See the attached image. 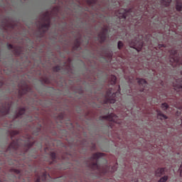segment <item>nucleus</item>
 Masks as SVG:
<instances>
[{
  "label": "nucleus",
  "instance_id": "nucleus-15",
  "mask_svg": "<svg viewBox=\"0 0 182 182\" xmlns=\"http://www.w3.org/2000/svg\"><path fill=\"white\" fill-rule=\"evenodd\" d=\"M124 13L122 14V18L124 19V21H126L127 19V16L130 12H132V9H129L128 11L123 10Z\"/></svg>",
  "mask_w": 182,
  "mask_h": 182
},
{
  "label": "nucleus",
  "instance_id": "nucleus-16",
  "mask_svg": "<svg viewBox=\"0 0 182 182\" xmlns=\"http://www.w3.org/2000/svg\"><path fill=\"white\" fill-rule=\"evenodd\" d=\"M80 48V38H76L74 41V49Z\"/></svg>",
  "mask_w": 182,
  "mask_h": 182
},
{
  "label": "nucleus",
  "instance_id": "nucleus-32",
  "mask_svg": "<svg viewBox=\"0 0 182 182\" xmlns=\"http://www.w3.org/2000/svg\"><path fill=\"white\" fill-rule=\"evenodd\" d=\"M13 134H14V136H18V134H19V132L14 131V132H13Z\"/></svg>",
  "mask_w": 182,
  "mask_h": 182
},
{
  "label": "nucleus",
  "instance_id": "nucleus-14",
  "mask_svg": "<svg viewBox=\"0 0 182 182\" xmlns=\"http://www.w3.org/2000/svg\"><path fill=\"white\" fill-rule=\"evenodd\" d=\"M166 170H167L166 168H159L156 171L155 174L157 177H160V176H163L166 173Z\"/></svg>",
  "mask_w": 182,
  "mask_h": 182
},
{
  "label": "nucleus",
  "instance_id": "nucleus-26",
  "mask_svg": "<svg viewBox=\"0 0 182 182\" xmlns=\"http://www.w3.org/2000/svg\"><path fill=\"white\" fill-rule=\"evenodd\" d=\"M167 180H168V176H165L162 178H161L159 181V182H166Z\"/></svg>",
  "mask_w": 182,
  "mask_h": 182
},
{
  "label": "nucleus",
  "instance_id": "nucleus-12",
  "mask_svg": "<svg viewBox=\"0 0 182 182\" xmlns=\"http://www.w3.org/2000/svg\"><path fill=\"white\" fill-rule=\"evenodd\" d=\"M28 93V86L24 85L23 87H19L18 95L19 96H23Z\"/></svg>",
  "mask_w": 182,
  "mask_h": 182
},
{
  "label": "nucleus",
  "instance_id": "nucleus-13",
  "mask_svg": "<svg viewBox=\"0 0 182 182\" xmlns=\"http://www.w3.org/2000/svg\"><path fill=\"white\" fill-rule=\"evenodd\" d=\"M113 95H114V93L110 90L107 92V94L105 95V99H106L105 103H110L112 100V96H113Z\"/></svg>",
  "mask_w": 182,
  "mask_h": 182
},
{
  "label": "nucleus",
  "instance_id": "nucleus-35",
  "mask_svg": "<svg viewBox=\"0 0 182 182\" xmlns=\"http://www.w3.org/2000/svg\"><path fill=\"white\" fill-rule=\"evenodd\" d=\"M134 182H137V181H136V180H135V181H134Z\"/></svg>",
  "mask_w": 182,
  "mask_h": 182
},
{
  "label": "nucleus",
  "instance_id": "nucleus-28",
  "mask_svg": "<svg viewBox=\"0 0 182 182\" xmlns=\"http://www.w3.org/2000/svg\"><path fill=\"white\" fill-rule=\"evenodd\" d=\"M14 173L16 174H18V176H21V170L19 169H14Z\"/></svg>",
  "mask_w": 182,
  "mask_h": 182
},
{
  "label": "nucleus",
  "instance_id": "nucleus-2",
  "mask_svg": "<svg viewBox=\"0 0 182 182\" xmlns=\"http://www.w3.org/2000/svg\"><path fill=\"white\" fill-rule=\"evenodd\" d=\"M41 22L38 25L39 31H43V33H46L49 31V27L50 26V13L46 11L43 14V17L41 18Z\"/></svg>",
  "mask_w": 182,
  "mask_h": 182
},
{
  "label": "nucleus",
  "instance_id": "nucleus-4",
  "mask_svg": "<svg viewBox=\"0 0 182 182\" xmlns=\"http://www.w3.org/2000/svg\"><path fill=\"white\" fill-rule=\"evenodd\" d=\"M170 55V63L171 66H175V65H178L181 62V58L180 55L177 54V50H171L169 51Z\"/></svg>",
  "mask_w": 182,
  "mask_h": 182
},
{
  "label": "nucleus",
  "instance_id": "nucleus-7",
  "mask_svg": "<svg viewBox=\"0 0 182 182\" xmlns=\"http://www.w3.org/2000/svg\"><path fill=\"white\" fill-rule=\"evenodd\" d=\"M107 32H109V30L107 28H102V31L98 34V38L100 39V43H103L105 41H106V38L107 36Z\"/></svg>",
  "mask_w": 182,
  "mask_h": 182
},
{
  "label": "nucleus",
  "instance_id": "nucleus-17",
  "mask_svg": "<svg viewBox=\"0 0 182 182\" xmlns=\"http://www.w3.org/2000/svg\"><path fill=\"white\" fill-rule=\"evenodd\" d=\"M156 112H157V115L159 119H161V120H163V119H167V116L163 114L161 111L157 110Z\"/></svg>",
  "mask_w": 182,
  "mask_h": 182
},
{
  "label": "nucleus",
  "instance_id": "nucleus-25",
  "mask_svg": "<svg viewBox=\"0 0 182 182\" xmlns=\"http://www.w3.org/2000/svg\"><path fill=\"white\" fill-rule=\"evenodd\" d=\"M161 108L163 109V110H167V109H168V105L164 102L161 105Z\"/></svg>",
  "mask_w": 182,
  "mask_h": 182
},
{
  "label": "nucleus",
  "instance_id": "nucleus-10",
  "mask_svg": "<svg viewBox=\"0 0 182 182\" xmlns=\"http://www.w3.org/2000/svg\"><path fill=\"white\" fill-rule=\"evenodd\" d=\"M9 110H11V105L9 104L7 105H2L0 108V112L2 116H6V114H9Z\"/></svg>",
  "mask_w": 182,
  "mask_h": 182
},
{
  "label": "nucleus",
  "instance_id": "nucleus-9",
  "mask_svg": "<svg viewBox=\"0 0 182 182\" xmlns=\"http://www.w3.org/2000/svg\"><path fill=\"white\" fill-rule=\"evenodd\" d=\"M7 48L9 50L14 49V53L16 56H21L22 54V48L21 47H14L12 44H7Z\"/></svg>",
  "mask_w": 182,
  "mask_h": 182
},
{
  "label": "nucleus",
  "instance_id": "nucleus-24",
  "mask_svg": "<svg viewBox=\"0 0 182 182\" xmlns=\"http://www.w3.org/2000/svg\"><path fill=\"white\" fill-rule=\"evenodd\" d=\"M62 67H60V65H57L53 67V72H59L60 70H61Z\"/></svg>",
  "mask_w": 182,
  "mask_h": 182
},
{
  "label": "nucleus",
  "instance_id": "nucleus-23",
  "mask_svg": "<svg viewBox=\"0 0 182 182\" xmlns=\"http://www.w3.org/2000/svg\"><path fill=\"white\" fill-rule=\"evenodd\" d=\"M50 157H51V159H52V161H53V162L56 161V153L52 152V153L50 154Z\"/></svg>",
  "mask_w": 182,
  "mask_h": 182
},
{
  "label": "nucleus",
  "instance_id": "nucleus-6",
  "mask_svg": "<svg viewBox=\"0 0 182 182\" xmlns=\"http://www.w3.org/2000/svg\"><path fill=\"white\" fill-rule=\"evenodd\" d=\"M48 177H49L48 172L43 171L41 173L36 175L35 182H48Z\"/></svg>",
  "mask_w": 182,
  "mask_h": 182
},
{
  "label": "nucleus",
  "instance_id": "nucleus-27",
  "mask_svg": "<svg viewBox=\"0 0 182 182\" xmlns=\"http://www.w3.org/2000/svg\"><path fill=\"white\" fill-rule=\"evenodd\" d=\"M123 48V43L122 41L118 42V48L122 49Z\"/></svg>",
  "mask_w": 182,
  "mask_h": 182
},
{
  "label": "nucleus",
  "instance_id": "nucleus-11",
  "mask_svg": "<svg viewBox=\"0 0 182 182\" xmlns=\"http://www.w3.org/2000/svg\"><path fill=\"white\" fill-rule=\"evenodd\" d=\"M138 84L139 85V86L142 87V88L140 90L141 92H146V90H147V89L146 88L147 81H146V80L143 78L138 79Z\"/></svg>",
  "mask_w": 182,
  "mask_h": 182
},
{
  "label": "nucleus",
  "instance_id": "nucleus-18",
  "mask_svg": "<svg viewBox=\"0 0 182 182\" xmlns=\"http://www.w3.org/2000/svg\"><path fill=\"white\" fill-rule=\"evenodd\" d=\"M23 114H25V107H21L18 109L17 117H21V116H23Z\"/></svg>",
  "mask_w": 182,
  "mask_h": 182
},
{
  "label": "nucleus",
  "instance_id": "nucleus-33",
  "mask_svg": "<svg viewBox=\"0 0 182 182\" xmlns=\"http://www.w3.org/2000/svg\"><path fill=\"white\" fill-rule=\"evenodd\" d=\"M116 80H117V77H114V82H115V83H116Z\"/></svg>",
  "mask_w": 182,
  "mask_h": 182
},
{
  "label": "nucleus",
  "instance_id": "nucleus-20",
  "mask_svg": "<svg viewBox=\"0 0 182 182\" xmlns=\"http://www.w3.org/2000/svg\"><path fill=\"white\" fill-rule=\"evenodd\" d=\"M176 9L178 12H181V9H182V3L181 2H180V1L176 2Z\"/></svg>",
  "mask_w": 182,
  "mask_h": 182
},
{
  "label": "nucleus",
  "instance_id": "nucleus-30",
  "mask_svg": "<svg viewBox=\"0 0 182 182\" xmlns=\"http://www.w3.org/2000/svg\"><path fill=\"white\" fill-rule=\"evenodd\" d=\"M0 182H6V179L5 178V176H4L3 178L0 179Z\"/></svg>",
  "mask_w": 182,
  "mask_h": 182
},
{
  "label": "nucleus",
  "instance_id": "nucleus-5",
  "mask_svg": "<svg viewBox=\"0 0 182 182\" xmlns=\"http://www.w3.org/2000/svg\"><path fill=\"white\" fill-rule=\"evenodd\" d=\"M144 46V43L143 42V36H138L136 38L135 41L132 43V46L136 49V47L139 46V49H143V46Z\"/></svg>",
  "mask_w": 182,
  "mask_h": 182
},
{
  "label": "nucleus",
  "instance_id": "nucleus-19",
  "mask_svg": "<svg viewBox=\"0 0 182 182\" xmlns=\"http://www.w3.org/2000/svg\"><path fill=\"white\" fill-rule=\"evenodd\" d=\"M104 120H108V122H114V118L112 115H107L103 117Z\"/></svg>",
  "mask_w": 182,
  "mask_h": 182
},
{
  "label": "nucleus",
  "instance_id": "nucleus-1",
  "mask_svg": "<svg viewBox=\"0 0 182 182\" xmlns=\"http://www.w3.org/2000/svg\"><path fill=\"white\" fill-rule=\"evenodd\" d=\"M19 143V139H16V141L13 140L7 148L6 153H8L9 156H12L14 153H18V150H21V149H23L18 154L20 156H25L28 153V151L31 149V147L35 144V142H26L24 146H22Z\"/></svg>",
  "mask_w": 182,
  "mask_h": 182
},
{
  "label": "nucleus",
  "instance_id": "nucleus-21",
  "mask_svg": "<svg viewBox=\"0 0 182 182\" xmlns=\"http://www.w3.org/2000/svg\"><path fill=\"white\" fill-rule=\"evenodd\" d=\"M172 0H161V2L164 6H168L171 4Z\"/></svg>",
  "mask_w": 182,
  "mask_h": 182
},
{
  "label": "nucleus",
  "instance_id": "nucleus-36",
  "mask_svg": "<svg viewBox=\"0 0 182 182\" xmlns=\"http://www.w3.org/2000/svg\"><path fill=\"white\" fill-rule=\"evenodd\" d=\"M11 139H14V136H12Z\"/></svg>",
  "mask_w": 182,
  "mask_h": 182
},
{
  "label": "nucleus",
  "instance_id": "nucleus-8",
  "mask_svg": "<svg viewBox=\"0 0 182 182\" xmlns=\"http://www.w3.org/2000/svg\"><path fill=\"white\" fill-rule=\"evenodd\" d=\"M173 87L176 92L182 91V78L175 79L173 82Z\"/></svg>",
  "mask_w": 182,
  "mask_h": 182
},
{
  "label": "nucleus",
  "instance_id": "nucleus-3",
  "mask_svg": "<svg viewBox=\"0 0 182 182\" xmlns=\"http://www.w3.org/2000/svg\"><path fill=\"white\" fill-rule=\"evenodd\" d=\"M103 156L102 153H95L90 158V163L88 167L91 170H99L100 167L99 166V159Z\"/></svg>",
  "mask_w": 182,
  "mask_h": 182
},
{
  "label": "nucleus",
  "instance_id": "nucleus-29",
  "mask_svg": "<svg viewBox=\"0 0 182 182\" xmlns=\"http://www.w3.org/2000/svg\"><path fill=\"white\" fill-rule=\"evenodd\" d=\"M178 171H180V175L182 176V164L180 166L179 168H178Z\"/></svg>",
  "mask_w": 182,
  "mask_h": 182
},
{
  "label": "nucleus",
  "instance_id": "nucleus-34",
  "mask_svg": "<svg viewBox=\"0 0 182 182\" xmlns=\"http://www.w3.org/2000/svg\"><path fill=\"white\" fill-rule=\"evenodd\" d=\"M114 117L116 118V117H117V116H116V114L114 115Z\"/></svg>",
  "mask_w": 182,
  "mask_h": 182
},
{
  "label": "nucleus",
  "instance_id": "nucleus-22",
  "mask_svg": "<svg viewBox=\"0 0 182 182\" xmlns=\"http://www.w3.org/2000/svg\"><path fill=\"white\" fill-rule=\"evenodd\" d=\"M97 2V0H87V4L90 5V6H92V5H95Z\"/></svg>",
  "mask_w": 182,
  "mask_h": 182
},
{
  "label": "nucleus",
  "instance_id": "nucleus-31",
  "mask_svg": "<svg viewBox=\"0 0 182 182\" xmlns=\"http://www.w3.org/2000/svg\"><path fill=\"white\" fill-rule=\"evenodd\" d=\"M147 6H149V5L145 4L144 11H149V8Z\"/></svg>",
  "mask_w": 182,
  "mask_h": 182
}]
</instances>
